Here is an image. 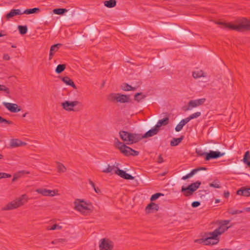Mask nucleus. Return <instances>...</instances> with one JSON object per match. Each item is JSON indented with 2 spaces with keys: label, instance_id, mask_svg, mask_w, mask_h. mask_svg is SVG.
<instances>
[{
  "label": "nucleus",
  "instance_id": "obj_1",
  "mask_svg": "<svg viewBox=\"0 0 250 250\" xmlns=\"http://www.w3.org/2000/svg\"><path fill=\"white\" fill-rule=\"evenodd\" d=\"M220 27L237 31H250V20L246 18H239L235 20L233 23L215 21Z\"/></svg>",
  "mask_w": 250,
  "mask_h": 250
},
{
  "label": "nucleus",
  "instance_id": "obj_2",
  "mask_svg": "<svg viewBox=\"0 0 250 250\" xmlns=\"http://www.w3.org/2000/svg\"><path fill=\"white\" fill-rule=\"evenodd\" d=\"M224 232V229L221 227H218L213 231L206 233V238L200 239V243L205 245H215L219 241V235Z\"/></svg>",
  "mask_w": 250,
  "mask_h": 250
},
{
  "label": "nucleus",
  "instance_id": "obj_3",
  "mask_svg": "<svg viewBox=\"0 0 250 250\" xmlns=\"http://www.w3.org/2000/svg\"><path fill=\"white\" fill-rule=\"evenodd\" d=\"M115 146L116 148L119 149L120 152L125 156H136L139 155V152L138 151L127 146L123 143L121 142L117 138H115Z\"/></svg>",
  "mask_w": 250,
  "mask_h": 250
},
{
  "label": "nucleus",
  "instance_id": "obj_4",
  "mask_svg": "<svg viewBox=\"0 0 250 250\" xmlns=\"http://www.w3.org/2000/svg\"><path fill=\"white\" fill-rule=\"evenodd\" d=\"M28 201L27 196L26 194L22 195L20 197L13 200V201L9 203L5 206L2 208V210H9L15 208L23 205Z\"/></svg>",
  "mask_w": 250,
  "mask_h": 250
},
{
  "label": "nucleus",
  "instance_id": "obj_5",
  "mask_svg": "<svg viewBox=\"0 0 250 250\" xmlns=\"http://www.w3.org/2000/svg\"><path fill=\"white\" fill-rule=\"evenodd\" d=\"M62 106L64 109L68 111H78L82 108V104L81 103L77 101H66L62 103Z\"/></svg>",
  "mask_w": 250,
  "mask_h": 250
},
{
  "label": "nucleus",
  "instance_id": "obj_6",
  "mask_svg": "<svg viewBox=\"0 0 250 250\" xmlns=\"http://www.w3.org/2000/svg\"><path fill=\"white\" fill-rule=\"evenodd\" d=\"M201 184V182L197 181L189 185L187 187L183 186L181 188V192L183 193L185 196H190L199 188Z\"/></svg>",
  "mask_w": 250,
  "mask_h": 250
},
{
  "label": "nucleus",
  "instance_id": "obj_7",
  "mask_svg": "<svg viewBox=\"0 0 250 250\" xmlns=\"http://www.w3.org/2000/svg\"><path fill=\"white\" fill-rule=\"evenodd\" d=\"M110 101H116L121 103H128L129 102V95L121 94L120 93H111L109 96Z\"/></svg>",
  "mask_w": 250,
  "mask_h": 250
},
{
  "label": "nucleus",
  "instance_id": "obj_8",
  "mask_svg": "<svg viewBox=\"0 0 250 250\" xmlns=\"http://www.w3.org/2000/svg\"><path fill=\"white\" fill-rule=\"evenodd\" d=\"M100 250H113L114 243L108 238L102 239L99 243Z\"/></svg>",
  "mask_w": 250,
  "mask_h": 250
},
{
  "label": "nucleus",
  "instance_id": "obj_9",
  "mask_svg": "<svg viewBox=\"0 0 250 250\" xmlns=\"http://www.w3.org/2000/svg\"><path fill=\"white\" fill-rule=\"evenodd\" d=\"M206 99L205 98H201L196 100H190L189 101L188 104V106L186 109H184L185 111L190 110L192 108L198 107L201 105H202L206 102Z\"/></svg>",
  "mask_w": 250,
  "mask_h": 250
},
{
  "label": "nucleus",
  "instance_id": "obj_10",
  "mask_svg": "<svg viewBox=\"0 0 250 250\" xmlns=\"http://www.w3.org/2000/svg\"><path fill=\"white\" fill-rule=\"evenodd\" d=\"M225 153H221L218 151L209 150L208 152H207L205 160L206 161H209L211 159H217L223 155Z\"/></svg>",
  "mask_w": 250,
  "mask_h": 250
},
{
  "label": "nucleus",
  "instance_id": "obj_11",
  "mask_svg": "<svg viewBox=\"0 0 250 250\" xmlns=\"http://www.w3.org/2000/svg\"><path fill=\"white\" fill-rule=\"evenodd\" d=\"M2 104L6 109L12 113H17L21 110V108L16 104L3 102Z\"/></svg>",
  "mask_w": 250,
  "mask_h": 250
},
{
  "label": "nucleus",
  "instance_id": "obj_12",
  "mask_svg": "<svg viewBox=\"0 0 250 250\" xmlns=\"http://www.w3.org/2000/svg\"><path fill=\"white\" fill-rule=\"evenodd\" d=\"M115 174L125 180H133L134 177L130 174L127 173L125 171L117 168Z\"/></svg>",
  "mask_w": 250,
  "mask_h": 250
},
{
  "label": "nucleus",
  "instance_id": "obj_13",
  "mask_svg": "<svg viewBox=\"0 0 250 250\" xmlns=\"http://www.w3.org/2000/svg\"><path fill=\"white\" fill-rule=\"evenodd\" d=\"M36 191L43 196H54L55 195V191L54 190L47 189L45 188H38Z\"/></svg>",
  "mask_w": 250,
  "mask_h": 250
},
{
  "label": "nucleus",
  "instance_id": "obj_14",
  "mask_svg": "<svg viewBox=\"0 0 250 250\" xmlns=\"http://www.w3.org/2000/svg\"><path fill=\"white\" fill-rule=\"evenodd\" d=\"M143 139V135L141 134L130 133V139L129 143H126L127 145H131L136 143Z\"/></svg>",
  "mask_w": 250,
  "mask_h": 250
},
{
  "label": "nucleus",
  "instance_id": "obj_15",
  "mask_svg": "<svg viewBox=\"0 0 250 250\" xmlns=\"http://www.w3.org/2000/svg\"><path fill=\"white\" fill-rule=\"evenodd\" d=\"M119 135L120 138L124 142L126 143H129L130 139V133L125 131L121 130L119 132Z\"/></svg>",
  "mask_w": 250,
  "mask_h": 250
},
{
  "label": "nucleus",
  "instance_id": "obj_16",
  "mask_svg": "<svg viewBox=\"0 0 250 250\" xmlns=\"http://www.w3.org/2000/svg\"><path fill=\"white\" fill-rule=\"evenodd\" d=\"M23 14L20 9H12L8 14L5 15L6 19L8 20L12 17Z\"/></svg>",
  "mask_w": 250,
  "mask_h": 250
},
{
  "label": "nucleus",
  "instance_id": "obj_17",
  "mask_svg": "<svg viewBox=\"0 0 250 250\" xmlns=\"http://www.w3.org/2000/svg\"><path fill=\"white\" fill-rule=\"evenodd\" d=\"M25 144V143H24L18 139H12L10 141V146L12 147L22 146Z\"/></svg>",
  "mask_w": 250,
  "mask_h": 250
},
{
  "label": "nucleus",
  "instance_id": "obj_18",
  "mask_svg": "<svg viewBox=\"0 0 250 250\" xmlns=\"http://www.w3.org/2000/svg\"><path fill=\"white\" fill-rule=\"evenodd\" d=\"M159 130L156 128V126L155 127L151 128V129L149 130L148 131H147L145 134H144L143 135V138H146L148 137H152L154 136L155 135H156Z\"/></svg>",
  "mask_w": 250,
  "mask_h": 250
},
{
  "label": "nucleus",
  "instance_id": "obj_19",
  "mask_svg": "<svg viewBox=\"0 0 250 250\" xmlns=\"http://www.w3.org/2000/svg\"><path fill=\"white\" fill-rule=\"evenodd\" d=\"M159 209V206L153 202L149 204L146 208V211L147 213L153 212V210L157 211Z\"/></svg>",
  "mask_w": 250,
  "mask_h": 250
},
{
  "label": "nucleus",
  "instance_id": "obj_20",
  "mask_svg": "<svg viewBox=\"0 0 250 250\" xmlns=\"http://www.w3.org/2000/svg\"><path fill=\"white\" fill-rule=\"evenodd\" d=\"M236 193L239 195L249 197L250 196V188H242L237 191Z\"/></svg>",
  "mask_w": 250,
  "mask_h": 250
},
{
  "label": "nucleus",
  "instance_id": "obj_21",
  "mask_svg": "<svg viewBox=\"0 0 250 250\" xmlns=\"http://www.w3.org/2000/svg\"><path fill=\"white\" fill-rule=\"evenodd\" d=\"M75 208L83 214L85 213L86 210H89L88 207L86 206L85 204H76V203Z\"/></svg>",
  "mask_w": 250,
  "mask_h": 250
},
{
  "label": "nucleus",
  "instance_id": "obj_22",
  "mask_svg": "<svg viewBox=\"0 0 250 250\" xmlns=\"http://www.w3.org/2000/svg\"><path fill=\"white\" fill-rule=\"evenodd\" d=\"M62 81L66 85L72 86L74 89H77L73 81L70 79L68 76H65L62 78Z\"/></svg>",
  "mask_w": 250,
  "mask_h": 250
},
{
  "label": "nucleus",
  "instance_id": "obj_23",
  "mask_svg": "<svg viewBox=\"0 0 250 250\" xmlns=\"http://www.w3.org/2000/svg\"><path fill=\"white\" fill-rule=\"evenodd\" d=\"M169 123V118L168 117H165L163 118V119L159 120L157 123L156 124L155 126L156 128H157L159 130L160 129V128L161 126L163 125H168Z\"/></svg>",
  "mask_w": 250,
  "mask_h": 250
},
{
  "label": "nucleus",
  "instance_id": "obj_24",
  "mask_svg": "<svg viewBox=\"0 0 250 250\" xmlns=\"http://www.w3.org/2000/svg\"><path fill=\"white\" fill-rule=\"evenodd\" d=\"M184 136L182 135L178 138H173L170 141V145L172 146H178L184 139Z\"/></svg>",
  "mask_w": 250,
  "mask_h": 250
},
{
  "label": "nucleus",
  "instance_id": "obj_25",
  "mask_svg": "<svg viewBox=\"0 0 250 250\" xmlns=\"http://www.w3.org/2000/svg\"><path fill=\"white\" fill-rule=\"evenodd\" d=\"M117 168H119L117 167H115L114 165L113 166H110L109 165H108L106 168L102 170V172L104 173H110L111 174L115 173L116 170H117Z\"/></svg>",
  "mask_w": 250,
  "mask_h": 250
},
{
  "label": "nucleus",
  "instance_id": "obj_26",
  "mask_svg": "<svg viewBox=\"0 0 250 250\" xmlns=\"http://www.w3.org/2000/svg\"><path fill=\"white\" fill-rule=\"evenodd\" d=\"M40 9L39 8H31V9H27L26 10H25L23 12V14H27V15H29V14H34V13H39L40 12Z\"/></svg>",
  "mask_w": 250,
  "mask_h": 250
},
{
  "label": "nucleus",
  "instance_id": "obj_27",
  "mask_svg": "<svg viewBox=\"0 0 250 250\" xmlns=\"http://www.w3.org/2000/svg\"><path fill=\"white\" fill-rule=\"evenodd\" d=\"M121 88L124 91H134L136 90V88L131 86L127 83H123L121 86Z\"/></svg>",
  "mask_w": 250,
  "mask_h": 250
},
{
  "label": "nucleus",
  "instance_id": "obj_28",
  "mask_svg": "<svg viewBox=\"0 0 250 250\" xmlns=\"http://www.w3.org/2000/svg\"><path fill=\"white\" fill-rule=\"evenodd\" d=\"M116 0H109L104 1V5L105 6L108 8H113L116 5Z\"/></svg>",
  "mask_w": 250,
  "mask_h": 250
},
{
  "label": "nucleus",
  "instance_id": "obj_29",
  "mask_svg": "<svg viewBox=\"0 0 250 250\" xmlns=\"http://www.w3.org/2000/svg\"><path fill=\"white\" fill-rule=\"evenodd\" d=\"M192 76L194 78L197 79L201 77H204L206 76L205 75L204 72L202 70H199L197 71H194L192 72Z\"/></svg>",
  "mask_w": 250,
  "mask_h": 250
},
{
  "label": "nucleus",
  "instance_id": "obj_30",
  "mask_svg": "<svg viewBox=\"0 0 250 250\" xmlns=\"http://www.w3.org/2000/svg\"><path fill=\"white\" fill-rule=\"evenodd\" d=\"M66 67L65 64H61L57 65L55 69V72L57 74H60L64 70Z\"/></svg>",
  "mask_w": 250,
  "mask_h": 250
},
{
  "label": "nucleus",
  "instance_id": "obj_31",
  "mask_svg": "<svg viewBox=\"0 0 250 250\" xmlns=\"http://www.w3.org/2000/svg\"><path fill=\"white\" fill-rule=\"evenodd\" d=\"M146 95H143L142 92L137 93L134 95V100L138 102H140L141 100L145 99Z\"/></svg>",
  "mask_w": 250,
  "mask_h": 250
},
{
  "label": "nucleus",
  "instance_id": "obj_32",
  "mask_svg": "<svg viewBox=\"0 0 250 250\" xmlns=\"http://www.w3.org/2000/svg\"><path fill=\"white\" fill-rule=\"evenodd\" d=\"M57 164V169H58V172H64L66 170V167L62 163L57 162H56Z\"/></svg>",
  "mask_w": 250,
  "mask_h": 250
},
{
  "label": "nucleus",
  "instance_id": "obj_33",
  "mask_svg": "<svg viewBox=\"0 0 250 250\" xmlns=\"http://www.w3.org/2000/svg\"><path fill=\"white\" fill-rule=\"evenodd\" d=\"M209 186L210 187L216 188H221L220 182L217 179L214 180L212 183L209 184Z\"/></svg>",
  "mask_w": 250,
  "mask_h": 250
},
{
  "label": "nucleus",
  "instance_id": "obj_34",
  "mask_svg": "<svg viewBox=\"0 0 250 250\" xmlns=\"http://www.w3.org/2000/svg\"><path fill=\"white\" fill-rule=\"evenodd\" d=\"M229 222L230 220H223L220 223V225L219 227H221L222 229H224L225 232L229 229V227H226V226L228 225Z\"/></svg>",
  "mask_w": 250,
  "mask_h": 250
},
{
  "label": "nucleus",
  "instance_id": "obj_35",
  "mask_svg": "<svg viewBox=\"0 0 250 250\" xmlns=\"http://www.w3.org/2000/svg\"><path fill=\"white\" fill-rule=\"evenodd\" d=\"M68 11L65 8H57L53 10V13L57 15H62Z\"/></svg>",
  "mask_w": 250,
  "mask_h": 250
},
{
  "label": "nucleus",
  "instance_id": "obj_36",
  "mask_svg": "<svg viewBox=\"0 0 250 250\" xmlns=\"http://www.w3.org/2000/svg\"><path fill=\"white\" fill-rule=\"evenodd\" d=\"M66 240L64 239L58 238L52 241L51 243L53 245H60L61 244H64Z\"/></svg>",
  "mask_w": 250,
  "mask_h": 250
},
{
  "label": "nucleus",
  "instance_id": "obj_37",
  "mask_svg": "<svg viewBox=\"0 0 250 250\" xmlns=\"http://www.w3.org/2000/svg\"><path fill=\"white\" fill-rule=\"evenodd\" d=\"M197 172V170L192 169L190 173H188L185 176L182 177V179L183 180H186L190 177H192L193 175H194Z\"/></svg>",
  "mask_w": 250,
  "mask_h": 250
},
{
  "label": "nucleus",
  "instance_id": "obj_38",
  "mask_svg": "<svg viewBox=\"0 0 250 250\" xmlns=\"http://www.w3.org/2000/svg\"><path fill=\"white\" fill-rule=\"evenodd\" d=\"M18 29H19L20 33L21 35H24L27 33V27L26 26L19 25L18 26Z\"/></svg>",
  "mask_w": 250,
  "mask_h": 250
},
{
  "label": "nucleus",
  "instance_id": "obj_39",
  "mask_svg": "<svg viewBox=\"0 0 250 250\" xmlns=\"http://www.w3.org/2000/svg\"><path fill=\"white\" fill-rule=\"evenodd\" d=\"M59 48H50L49 57V60L52 59L54 54L58 51Z\"/></svg>",
  "mask_w": 250,
  "mask_h": 250
},
{
  "label": "nucleus",
  "instance_id": "obj_40",
  "mask_svg": "<svg viewBox=\"0 0 250 250\" xmlns=\"http://www.w3.org/2000/svg\"><path fill=\"white\" fill-rule=\"evenodd\" d=\"M185 125V124L184 123V122H183L182 120H181L175 127V130L177 132L181 131Z\"/></svg>",
  "mask_w": 250,
  "mask_h": 250
},
{
  "label": "nucleus",
  "instance_id": "obj_41",
  "mask_svg": "<svg viewBox=\"0 0 250 250\" xmlns=\"http://www.w3.org/2000/svg\"><path fill=\"white\" fill-rule=\"evenodd\" d=\"M164 196V194H163V193H155L151 196V197L150 198V201H155L156 199H157L159 197H160V196Z\"/></svg>",
  "mask_w": 250,
  "mask_h": 250
},
{
  "label": "nucleus",
  "instance_id": "obj_42",
  "mask_svg": "<svg viewBox=\"0 0 250 250\" xmlns=\"http://www.w3.org/2000/svg\"><path fill=\"white\" fill-rule=\"evenodd\" d=\"M29 171H25V170H21V171H19L18 172L15 173L14 174V175L18 178V179L19 178H20V177H21V176L24 174H29Z\"/></svg>",
  "mask_w": 250,
  "mask_h": 250
},
{
  "label": "nucleus",
  "instance_id": "obj_43",
  "mask_svg": "<svg viewBox=\"0 0 250 250\" xmlns=\"http://www.w3.org/2000/svg\"><path fill=\"white\" fill-rule=\"evenodd\" d=\"M4 123L5 124H8V125H13V122L11 121L7 120L6 119H4V118L0 116V124Z\"/></svg>",
  "mask_w": 250,
  "mask_h": 250
},
{
  "label": "nucleus",
  "instance_id": "obj_44",
  "mask_svg": "<svg viewBox=\"0 0 250 250\" xmlns=\"http://www.w3.org/2000/svg\"><path fill=\"white\" fill-rule=\"evenodd\" d=\"M250 159V153L249 151H247L245 152L244 157H243V162L244 163H247L248 161Z\"/></svg>",
  "mask_w": 250,
  "mask_h": 250
},
{
  "label": "nucleus",
  "instance_id": "obj_45",
  "mask_svg": "<svg viewBox=\"0 0 250 250\" xmlns=\"http://www.w3.org/2000/svg\"><path fill=\"white\" fill-rule=\"evenodd\" d=\"M195 152L198 156L204 157L205 158L206 157L207 153L206 152H204L202 150H199L196 149Z\"/></svg>",
  "mask_w": 250,
  "mask_h": 250
},
{
  "label": "nucleus",
  "instance_id": "obj_46",
  "mask_svg": "<svg viewBox=\"0 0 250 250\" xmlns=\"http://www.w3.org/2000/svg\"><path fill=\"white\" fill-rule=\"evenodd\" d=\"M0 91H3L8 94L10 93L9 88L4 85L0 84Z\"/></svg>",
  "mask_w": 250,
  "mask_h": 250
},
{
  "label": "nucleus",
  "instance_id": "obj_47",
  "mask_svg": "<svg viewBox=\"0 0 250 250\" xmlns=\"http://www.w3.org/2000/svg\"><path fill=\"white\" fill-rule=\"evenodd\" d=\"M201 115V113L200 112H195L192 114H191L189 117L190 118H191V119H195V118H197L199 117H200Z\"/></svg>",
  "mask_w": 250,
  "mask_h": 250
},
{
  "label": "nucleus",
  "instance_id": "obj_48",
  "mask_svg": "<svg viewBox=\"0 0 250 250\" xmlns=\"http://www.w3.org/2000/svg\"><path fill=\"white\" fill-rule=\"evenodd\" d=\"M243 212V210H229L228 212L229 214L234 215L239 213H241Z\"/></svg>",
  "mask_w": 250,
  "mask_h": 250
},
{
  "label": "nucleus",
  "instance_id": "obj_49",
  "mask_svg": "<svg viewBox=\"0 0 250 250\" xmlns=\"http://www.w3.org/2000/svg\"><path fill=\"white\" fill-rule=\"evenodd\" d=\"M200 205V202L199 201H194L191 203V206L193 208H197Z\"/></svg>",
  "mask_w": 250,
  "mask_h": 250
},
{
  "label": "nucleus",
  "instance_id": "obj_50",
  "mask_svg": "<svg viewBox=\"0 0 250 250\" xmlns=\"http://www.w3.org/2000/svg\"><path fill=\"white\" fill-rule=\"evenodd\" d=\"M61 228H62V227L59 226L57 224H54V225H53L51 227V228L50 229H51V230H55V229H61Z\"/></svg>",
  "mask_w": 250,
  "mask_h": 250
},
{
  "label": "nucleus",
  "instance_id": "obj_51",
  "mask_svg": "<svg viewBox=\"0 0 250 250\" xmlns=\"http://www.w3.org/2000/svg\"><path fill=\"white\" fill-rule=\"evenodd\" d=\"M2 178H10L11 177V175L8 173L2 172Z\"/></svg>",
  "mask_w": 250,
  "mask_h": 250
},
{
  "label": "nucleus",
  "instance_id": "obj_52",
  "mask_svg": "<svg viewBox=\"0 0 250 250\" xmlns=\"http://www.w3.org/2000/svg\"><path fill=\"white\" fill-rule=\"evenodd\" d=\"M191 118H190L189 116L185 118V119H184L182 120L183 122H184V123L186 125V124H187L188 122H189L190 120H191Z\"/></svg>",
  "mask_w": 250,
  "mask_h": 250
},
{
  "label": "nucleus",
  "instance_id": "obj_53",
  "mask_svg": "<svg viewBox=\"0 0 250 250\" xmlns=\"http://www.w3.org/2000/svg\"><path fill=\"white\" fill-rule=\"evenodd\" d=\"M164 162L163 158L161 154H160L158 157L157 162L158 163H162Z\"/></svg>",
  "mask_w": 250,
  "mask_h": 250
},
{
  "label": "nucleus",
  "instance_id": "obj_54",
  "mask_svg": "<svg viewBox=\"0 0 250 250\" xmlns=\"http://www.w3.org/2000/svg\"><path fill=\"white\" fill-rule=\"evenodd\" d=\"M229 191H225L224 192V197L226 198H228L229 196Z\"/></svg>",
  "mask_w": 250,
  "mask_h": 250
},
{
  "label": "nucleus",
  "instance_id": "obj_55",
  "mask_svg": "<svg viewBox=\"0 0 250 250\" xmlns=\"http://www.w3.org/2000/svg\"><path fill=\"white\" fill-rule=\"evenodd\" d=\"M3 59L5 60L8 61L10 60V57L8 54H5L3 55Z\"/></svg>",
  "mask_w": 250,
  "mask_h": 250
},
{
  "label": "nucleus",
  "instance_id": "obj_56",
  "mask_svg": "<svg viewBox=\"0 0 250 250\" xmlns=\"http://www.w3.org/2000/svg\"><path fill=\"white\" fill-rule=\"evenodd\" d=\"M194 169L197 170V172L201 170H207V168L205 167H200L199 168H195Z\"/></svg>",
  "mask_w": 250,
  "mask_h": 250
},
{
  "label": "nucleus",
  "instance_id": "obj_57",
  "mask_svg": "<svg viewBox=\"0 0 250 250\" xmlns=\"http://www.w3.org/2000/svg\"><path fill=\"white\" fill-rule=\"evenodd\" d=\"M89 183L93 187V188H95V184L94 183V182H93V181H92L90 179L89 180Z\"/></svg>",
  "mask_w": 250,
  "mask_h": 250
},
{
  "label": "nucleus",
  "instance_id": "obj_58",
  "mask_svg": "<svg viewBox=\"0 0 250 250\" xmlns=\"http://www.w3.org/2000/svg\"><path fill=\"white\" fill-rule=\"evenodd\" d=\"M94 188L95 191L97 193H99L101 192L100 189L98 188H96V187H95V188Z\"/></svg>",
  "mask_w": 250,
  "mask_h": 250
},
{
  "label": "nucleus",
  "instance_id": "obj_59",
  "mask_svg": "<svg viewBox=\"0 0 250 250\" xmlns=\"http://www.w3.org/2000/svg\"><path fill=\"white\" fill-rule=\"evenodd\" d=\"M62 45V44L61 43H57V44L52 45L50 47H60Z\"/></svg>",
  "mask_w": 250,
  "mask_h": 250
},
{
  "label": "nucleus",
  "instance_id": "obj_60",
  "mask_svg": "<svg viewBox=\"0 0 250 250\" xmlns=\"http://www.w3.org/2000/svg\"><path fill=\"white\" fill-rule=\"evenodd\" d=\"M244 210L248 212H250V207L244 208Z\"/></svg>",
  "mask_w": 250,
  "mask_h": 250
},
{
  "label": "nucleus",
  "instance_id": "obj_61",
  "mask_svg": "<svg viewBox=\"0 0 250 250\" xmlns=\"http://www.w3.org/2000/svg\"><path fill=\"white\" fill-rule=\"evenodd\" d=\"M17 179H18V178L14 175L13 178V179H12V182L15 181Z\"/></svg>",
  "mask_w": 250,
  "mask_h": 250
},
{
  "label": "nucleus",
  "instance_id": "obj_62",
  "mask_svg": "<svg viewBox=\"0 0 250 250\" xmlns=\"http://www.w3.org/2000/svg\"><path fill=\"white\" fill-rule=\"evenodd\" d=\"M245 164H246L249 167H250V161H248L247 163H244Z\"/></svg>",
  "mask_w": 250,
  "mask_h": 250
},
{
  "label": "nucleus",
  "instance_id": "obj_63",
  "mask_svg": "<svg viewBox=\"0 0 250 250\" xmlns=\"http://www.w3.org/2000/svg\"><path fill=\"white\" fill-rule=\"evenodd\" d=\"M27 113H25L24 114H23L22 115V117H26V115H27Z\"/></svg>",
  "mask_w": 250,
  "mask_h": 250
},
{
  "label": "nucleus",
  "instance_id": "obj_64",
  "mask_svg": "<svg viewBox=\"0 0 250 250\" xmlns=\"http://www.w3.org/2000/svg\"><path fill=\"white\" fill-rule=\"evenodd\" d=\"M166 174V172H163V173H161L160 175H161V176H164V175H165Z\"/></svg>",
  "mask_w": 250,
  "mask_h": 250
}]
</instances>
